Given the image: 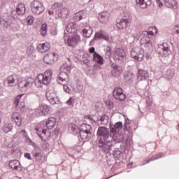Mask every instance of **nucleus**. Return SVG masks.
Returning a JSON list of instances; mask_svg holds the SVG:
<instances>
[{"label":"nucleus","mask_w":179,"mask_h":179,"mask_svg":"<svg viewBox=\"0 0 179 179\" xmlns=\"http://www.w3.org/2000/svg\"><path fill=\"white\" fill-rule=\"evenodd\" d=\"M47 100H48L49 103L54 106L55 104H59V98L53 92L48 91L46 92Z\"/></svg>","instance_id":"13"},{"label":"nucleus","mask_w":179,"mask_h":179,"mask_svg":"<svg viewBox=\"0 0 179 179\" xmlns=\"http://www.w3.org/2000/svg\"><path fill=\"white\" fill-rule=\"evenodd\" d=\"M106 104L107 106H108L109 109H111V108H113L114 107V102L111 101L110 100H107L106 101Z\"/></svg>","instance_id":"56"},{"label":"nucleus","mask_w":179,"mask_h":179,"mask_svg":"<svg viewBox=\"0 0 179 179\" xmlns=\"http://www.w3.org/2000/svg\"><path fill=\"white\" fill-rule=\"evenodd\" d=\"M50 111V108L46 104H42L40 106L38 109L36 114H38L40 117L45 116L48 115V112Z\"/></svg>","instance_id":"20"},{"label":"nucleus","mask_w":179,"mask_h":179,"mask_svg":"<svg viewBox=\"0 0 179 179\" xmlns=\"http://www.w3.org/2000/svg\"><path fill=\"white\" fill-rule=\"evenodd\" d=\"M59 58V55H58V53H48L44 56L43 61L45 64H47L48 65H52V64L56 62Z\"/></svg>","instance_id":"8"},{"label":"nucleus","mask_w":179,"mask_h":179,"mask_svg":"<svg viewBox=\"0 0 179 179\" xmlns=\"http://www.w3.org/2000/svg\"><path fill=\"white\" fill-rule=\"evenodd\" d=\"M54 134H55L56 135H58V134H59V129H58V127H56L54 129Z\"/></svg>","instance_id":"64"},{"label":"nucleus","mask_w":179,"mask_h":179,"mask_svg":"<svg viewBox=\"0 0 179 179\" xmlns=\"http://www.w3.org/2000/svg\"><path fill=\"white\" fill-rule=\"evenodd\" d=\"M113 156L116 159H121V157H122V152L118 150H115L113 151Z\"/></svg>","instance_id":"51"},{"label":"nucleus","mask_w":179,"mask_h":179,"mask_svg":"<svg viewBox=\"0 0 179 179\" xmlns=\"http://www.w3.org/2000/svg\"><path fill=\"white\" fill-rule=\"evenodd\" d=\"M69 13V11L68 10V8H63L61 10L59 13L58 14L59 17H61V19H67L68 15Z\"/></svg>","instance_id":"39"},{"label":"nucleus","mask_w":179,"mask_h":179,"mask_svg":"<svg viewBox=\"0 0 179 179\" xmlns=\"http://www.w3.org/2000/svg\"><path fill=\"white\" fill-rule=\"evenodd\" d=\"M66 31L70 34H75L76 33V24L73 22H70L66 27Z\"/></svg>","instance_id":"32"},{"label":"nucleus","mask_w":179,"mask_h":179,"mask_svg":"<svg viewBox=\"0 0 179 179\" xmlns=\"http://www.w3.org/2000/svg\"><path fill=\"white\" fill-rule=\"evenodd\" d=\"M47 24L45 23L42 24L40 28V33L41 36H47Z\"/></svg>","instance_id":"47"},{"label":"nucleus","mask_w":179,"mask_h":179,"mask_svg":"<svg viewBox=\"0 0 179 179\" xmlns=\"http://www.w3.org/2000/svg\"><path fill=\"white\" fill-rule=\"evenodd\" d=\"M83 34L84 37H87V38H89L93 34V29L92 27L87 25L84 27V29H83Z\"/></svg>","instance_id":"30"},{"label":"nucleus","mask_w":179,"mask_h":179,"mask_svg":"<svg viewBox=\"0 0 179 179\" xmlns=\"http://www.w3.org/2000/svg\"><path fill=\"white\" fill-rule=\"evenodd\" d=\"M69 72L68 71H61L57 76V82L59 85H68L69 83V76L68 75Z\"/></svg>","instance_id":"12"},{"label":"nucleus","mask_w":179,"mask_h":179,"mask_svg":"<svg viewBox=\"0 0 179 179\" xmlns=\"http://www.w3.org/2000/svg\"><path fill=\"white\" fill-rule=\"evenodd\" d=\"M0 24L3 29L10 30V29H12V19H10V17H9L8 14L1 15L0 17Z\"/></svg>","instance_id":"7"},{"label":"nucleus","mask_w":179,"mask_h":179,"mask_svg":"<svg viewBox=\"0 0 179 179\" xmlns=\"http://www.w3.org/2000/svg\"><path fill=\"white\" fill-rule=\"evenodd\" d=\"M108 16V14L107 13V12L106 11L101 12L98 17V19L100 23H106V22H107Z\"/></svg>","instance_id":"38"},{"label":"nucleus","mask_w":179,"mask_h":179,"mask_svg":"<svg viewBox=\"0 0 179 179\" xmlns=\"http://www.w3.org/2000/svg\"><path fill=\"white\" fill-rule=\"evenodd\" d=\"M23 96H24V94H21L20 95H17L15 98L14 105L15 106V107H17L19 106V103L20 102V99H22V97H23Z\"/></svg>","instance_id":"50"},{"label":"nucleus","mask_w":179,"mask_h":179,"mask_svg":"<svg viewBox=\"0 0 179 179\" xmlns=\"http://www.w3.org/2000/svg\"><path fill=\"white\" fill-rule=\"evenodd\" d=\"M124 130L129 132L131 131V123L128 122V121H125L124 124Z\"/></svg>","instance_id":"54"},{"label":"nucleus","mask_w":179,"mask_h":179,"mask_svg":"<svg viewBox=\"0 0 179 179\" xmlns=\"http://www.w3.org/2000/svg\"><path fill=\"white\" fill-rule=\"evenodd\" d=\"M6 83H8L10 87L16 86L17 85V76L15 75L8 76L6 80Z\"/></svg>","instance_id":"25"},{"label":"nucleus","mask_w":179,"mask_h":179,"mask_svg":"<svg viewBox=\"0 0 179 179\" xmlns=\"http://www.w3.org/2000/svg\"><path fill=\"white\" fill-rule=\"evenodd\" d=\"M78 135H80L81 139H83L84 142H89L90 138H92V133H89L88 131H83L80 130Z\"/></svg>","instance_id":"28"},{"label":"nucleus","mask_w":179,"mask_h":179,"mask_svg":"<svg viewBox=\"0 0 179 179\" xmlns=\"http://www.w3.org/2000/svg\"><path fill=\"white\" fill-rule=\"evenodd\" d=\"M63 85V89L66 93H69L70 94L71 93V89H69V87L68 86V84H61Z\"/></svg>","instance_id":"55"},{"label":"nucleus","mask_w":179,"mask_h":179,"mask_svg":"<svg viewBox=\"0 0 179 179\" xmlns=\"http://www.w3.org/2000/svg\"><path fill=\"white\" fill-rule=\"evenodd\" d=\"M79 43H80V36L79 35L69 36L67 40L65 41L66 45L69 47H73V48H75Z\"/></svg>","instance_id":"9"},{"label":"nucleus","mask_w":179,"mask_h":179,"mask_svg":"<svg viewBox=\"0 0 179 179\" xmlns=\"http://www.w3.org/2000/svg\"><path fill=\"white\" fill-rule=\"evenodd\" d=\"M137 6H139L141 9H146L148 6L152 5V1L150 0H136Z\"/></svg>","instance_id":"23"},{"label":"nucleus","mask_w":179,"mask_h":179,"mask_svg":"<svg viewBox=\"0 0 179 179\" xmlns=\"http://www.w3.org/2000/svg\"><path fill=\"white\" fill-rule=\"evenodd\" d=\"M101 67H94V64L93 66V67L90 68L88 70V73L87 75H96L97 71H99V69H101Z\"/></svg>","instance_id":"46"},{"label":"nucleus","mask_w":179,"mask_h":179,"mask_svg":"<svg viewBox=\"0 0 179 179\" xmlns=\"http://www.w3.org/2000/svg\"><path fill=\"white\" fill-rule=\"evenodd\" d=\"M52 13H57V15H59V13L61 12L62 7L61 5H59L58 3H55L52 6Z\"/></svg>","instance_id":"41"},{"label":"nucleus","mask_w":179,"mask_h":179,"mask_svg":"<svg viewBox=\"0 0 179 179\" xmlns=\"http://www.w3.org/2000/svg\"><path fill=\"white\" fill-rule=\"evenodd\" d=\"M35 131H36V134L42 141H44V136H47V130L41 128V127H36Z\"/></svg>","instance_id":"33"},{"label":"nucleus","mask_w":179,"mask_h":179,"mask_svg":"<svg viewBox=\"0 0 179 179\" xmlns=\"http://www.w3.org/2000/svg\"><path fill=\"white\" fill-rule=\"evenodd\" d=\"M34 51H35L34 46H32V45L28 46L27 49V54L28 57H31V55L34 54Z\"/></svg>","instance_id":"48"},{"label":"nucleus","mask_w":179,"mask_h":179,"mask_svg":"<svg viewBox=\"0 0 179 179\" xmlns=\"http://www.w3.org/2000/svg\"><path fill=\"white\" fill-rule=\"evenodd\" d=\"M93 61H94V62H96L94 64V68H101V65H103V64H104V59H103V57L97 52H95L93 55Z\"/></svg>","instance_id":"17"},{"label":"nucleus","mask_w":179,"mask_h":179,"mask_svg":"<svg viewBox=\"0 0 179 179\" xmlns=\"http://www.w3.org/2000/svg\"><path fill=\"white\" fill-rule=\"evenodd\" d=\"M111 55H112L111 48L108 46L105 49V55H104L105 59H110L111 58Z\"/></svg>","instance_id":"45"},{"label":"nucleus","mask_w":179,"mask_h":179,"mask_svg":"<svg viewBox=\"0 0 179 179\" xmlns=\"http://www.w3.org/2000/svg\"><path fill=\"white\" fill-rule=\"evenodd\" d=\"M52 79V71L48 69L45 73L38 74L34 81L33 78L29 77L27 80H23L18 83V87L21 92H26L30 89L35 82L36 87H43V86H48Z\"/></svg>","instance_id":"1"},{"label":"nucleus","mask_w":179,"mask_h":179,"mask_svg":"<svg viewBox=\"0 0 179 179\" xmlns=\"http://www.w3.org/2000/svg\"><path fill=\"white\" fill-rule=\"evenodd\" d=\"M80 131H83L84 132H89L92 134L93 129H92V125L88 124H83L80 127Z\"/></svg>","instance_id":"37"},{"label":"nucleus","mask_w":179,"mask_h":179,"mask_svg":"<svg viewBox=\"0 0 179 179\" xmlns=\"http://www.w3.org/2000/svg\"><path fill=\"white\" fill-rule=\"evenodd\" d=\"M27 23L28 26H31V24L34 23V17H33L32 15H29L27 17Z\"/></svg>","instance_id":"52"},{"label":"nucleus","mask_w":179,"mask_h":179,"mask_svg":"<svg viewBox=\"0 0 179 179\" xmlns=\"http://www.w3.org/2000/svg\"><path fill=\"white\" fill-rule=\"evenodd\" d=\"M8 167L10 170L15 171V173H20L22 171V165L17 160H11L8 163Z\"/></svg>","instance_id":"16"},{"label":"nucleus","mask_w":179,"mask_h":179,"mask_svg":"<svg viewBox=\"0 0 179 179\" xmlns=\"http://www.w3.org/2000/svg\"><path fill=\"white\" fill-rule=\"evenodd\" d=\"M80 129L76 124L73 123H70L69 124V132L73 135H79Z\"/></svg>","instance_id":"26"},{"label":"nucleus","mask_w":179,"mask_h":179,"mask_svg":"<svg viewBox=\"0 0 179 179\" xmlns=\"http://www.w3.org/2000/svg\"><path fill=\"white\" fill-rule=\"evenodd\" d=\"M12 120H14L17 127H22V122L23 120H22V116L18 113H13L11 116Z\"/></svg>","instance_id":"27"},{"label":"nucleus","mask_w":179,"mask_h":179,"mask_svg":"<svg viewBox=\"0 0 179 179\" xmlns=\"http://www.w3.org/2000/svg\"><path fill=\"white\" fill-rule=\"evenodd\" d=\"M131 57L136 61H143L145 58V51L140 48H134L131 51Z\"/></svg>","instance_id":"6"},{"label":"nucleus","mask_w":179,"mask_h":179,"mask_svg":"<svg viewBox=\"0 0 179 179\" xmlns=\"http://www.w3.org/2000/svg\"><path fill=\"white\" fill-rule=\"evenodd\" d=\"M86 120H90L91 121H93L94 122H96V121H94V119H93V116L90 115H87L85 116Z\"/></svg>","instance_id":"59"},{"label":"nucleus","mask_w":179,"mask_h":179,"mask_svg":"<svg viewBox=\"0 0 179 179\" xmlns=\"http://www.w3.org/2000/svg\"><path fill=\"white\" fill-rule=\"evenodd\" d=\"M72 103H73V98L71 97L69 99L66 101V103L69 106H72Z\"/></svg>","instance_id":"60"},{"label":"nucleus","mask_w":179,"mask_h":179,"mask_svg":"<svg viewBox=\"0 0 179 179\" xmlns=\"http://www.w3.org/2000/svg\"><path fill=\"white\" fill-rule=\"evenodd\" d=\"M109 135L115 143H121L124 141V136L118 131H110Z\"/></svg>","instance_id":"19"},{"label":"nucleus","mask_w":179,"mask_h":179,"mask_svg":"<svg viewBox=\"0 0 179 179\" xmlns=\"http://www.w3.org/2000/svg\"><path fill=\"white\" fill-rule=\"evenodd\" d=\"M110 118L107 116V115H103L101 116L100 119H99L96 122L99 126L100 125H107L108 124Z\"/></svg>","instance_id":"34"},{"label":"nucleus","mask_w":179,"mask_h":179,"mask_svg":"<svg viewBox=\"0 0 179 179\" xmlns=\"http://www.w3.org/2000/svg\"><path fill=\"white\" fill-rule=\"evenodd\" d=\"M113 96L114 99L119 100V101H124L127 99V95L124 94L121 87H115L113 92Z\"/></svg>","instance_id":"11"},{"label":"nucleus","mask_w":179,"mask_h":179,"mask_svg":"<svg viewBox=\"0 0 179 179\" xmlns=\"http://www.w3.org/2000/svg\"><path fill=\"white\" fill-rule=\"evenodd\" d=\"M83 62L84 65H86L87 66H90V59H92V57L88 54H85L83 56Z\"/></svg>","instance_id":"42"},{"label":"nucleus","mask_w":179,"mask_h":179,"mask_svg":"<svg viewBox=\"0 0 179 179\" xmlns=\"http://www.w3.org/2000/svg\"><path fill=\"white\" fill-rule=\"evenodd\" d=\"M112 69V76L117 77L121 75V72H122V68L120 66H117V64L113 63L111 64Z\"/></svg>","instance_id":"22"},{"label":"nucleus","mask_w":179,"mask_h":179,"mask_svg":"<svg viewBox=\"0 0 179 179\" xmlns=\"http://www.w3.org/2000/svg\"><path fill=\"white\" fill-rule=\"evenodd\" d=\"M164 3L166 8L177 9V1L176 0H164Z\"/></svg>","instance_id":"36"},{"label":"nucleus","mask_w":179,"mask_h":179,"mask_svg":"<svg viewBox=\"0 0 179 179\" xmlns=\"http://www.w3.org/2000/svg\"><path fill=\"white\" fill-rule=\"evenodd\" d=\"M67 60L69 62V64H66V63L63 65V66H64V68H65V69L67 71V72L69 73V72H71V58H67Z\"/></svg>","instance_id":"53"},{"label":"nucleus","mask_w":179,"mask_h":179,"mask_svg":"<svg viewBox=\"0 0 179 179\" xmlns=\"http://www.w3.org/2000/svg\"><path fill=\"white\" fill-rule=\"evenodd\" d=\"M110 129L105 127H99L97 130L98 136H101L98 141V148L105 152V153H110L113 150V142L108 140L110 137Z\"/></svg>","instance_id":"2"},{"label":"nucleus","mask_w":179,"mask_h":179,"mask_svg":"<svg viewBox=\"0 0 179 179\" xmlns=\"http://www.w3.org/2000/svg\"><path fill=\"white\" fill-rule=\"evenodd\" d=\"M31 10L34 15H41L43 12L45 10V8L38 0H34L30 5Z\"/></svg>","instance_id":"4"},{"label":"nucleus","mask_w":179,"mask_h":179,"mask_svg":"<svg viewBox=\"0 0 179 179\" xmlns=\"http://www.w3.org/2000/svg\"><path fill=\"white\" fill-rule=\"evenodd\" d=\"M135 78V74L132 71H128L127 74L124 75V80L127 82H131V80Z\"/></svg>","instance_id":"43"},{"label":"nucleus","mask_w":179,"mask_h":179,"mask_svg":"<svg viewBox=\"0 0 179 179\" xmlns=\"http://www.w3.org/2000/svg\"><path fill=\"white\" fill-rule=\"evenodd\" d=\"M20 135H22L24 138H27V132H26V130L22 129L20 132Z\"/></svg>","instance_id":"57"},{"label":"nucleus","mask_w":179,"mask_h":179,"mask_svg":"<svg viewBox=\"0 0 179 179\" xmlns=\"http://www.w3.org/2000/svg\"><path fill=\"white\" fill-rule=\"evenodd\" d=\"M16 13H17V15H19L21 16H23V15H24V13H26V7L24 6V3L17 4L16 10L13 11L11 13V16L14 19H16V17H15V16H16Z\"/></svg>","instance_id":"15"},{"label":"nucleus","mask_w":179,"mask_h":179,"mask_svg":"<svg viewBox=\"0 0 179 179\" xmlns=\"http://www.w3.org/2000/svg\"><path fill=\"white\" fill-rule=\"evenodd\" d=\"M24 157L28 159V160H32L31 155L29 152L24 153Z\"/></svg>","instance_id":"58"},{"label":"nucleus","mask_w":179,"mask_h":179,"mask_svg":"<svg viewBox=\"0 0 179 179\" xmlns=\"http://www.w3.org/2000/svg\"><path fill=\"white\" fill-rule=\"evenodd\" d=\"M3 132L5 134H8L9 132H11L12 129H13V125L10 123H6L3 128H2Z\"/></svg>","instance_id":"40"},{"label":"nucleus","mask_w":179,"mask_h":179,"mask_svg":"<svg viewBox=\"0 0 179 179\" xmlns=\"http://www.w3.org/2000/svg\"><path fill=\"white\" fill-rule=\"evenodd\" d=\"M105 40V41H110V36L108 34H106L104 31H99L98 32H96L94 39L92 40L93 41L94 40ZM91 41V43H92Z\"/></svg>","instance_id":"18"},{"label":"nucleus","mask_w":179,"mask_h":179,"mask_svg":"<svg viewBox=\"0 0 179 179\" xmlns=\"http://www.w3.org/2000/svg\"><path fill=\"white\" fill-rule=\"evenodd\" d=\"M126 57L127 54L125 53V50H124V49L120 48L115 49V52H113L114 61H124Z\"/></svg>","instance_id":"10"},{"label":"nucleus","mask_w":179,"mask_h":179,"mask_svg":"<svg viewBox=\"0 0 179 179\" xmlns=\"http://www.w3.org/2000/svg\"><path fill=\"white\" fill-rule=\"evenodd\" d=\"M50 48H51V45L47 42L40 43L36 47V50L38 51V52H41V54H44V52L50 51Z\"/></svg>","instance_id":"21"},{"label":"nucleus","mask_w":179,"mask_h":179,"mask_svg":"<svg viewBox=\"0 0 179 179\" xmlns=\"http://www.w3.org/2000/svg\"><path fill=\"white\" fill-rule=\"evenodd\" d=\"M57 124V119L55 117H49L46 120V127L48 129H52L55 127V124Z\"/></svg>","instance_id":"31"},{"label":"nucleus","mask_w":179,"mask_h":179,"mask_svg":"<svg viewBox=\"0 0 179 179\" xmlns=\"http://www.w3.org/2000/svg\"><path fill=\"white\" fill-rule=\"evenodd\" d=\"M175 73L174 70L173 69H168L164 73V76H166L168 79H173L174 77Z\"/></svg>","instance_id":"44"},{"label":"nucleus","mask_w":179,"mask_h":179,"mask_svg":"<svg viewBox=\"0 0 179 179\" xmlns=\"http://www.w3.org/2000/svg\"><path fill=\"white\" fill-rule=\"evenodd\" d=\"M161 157H164L163 153L157 154L155 157H151L150 159L146 161V163H150V162H153V160H157V159H161Z\"/></svg>","instance_id":"49"},{"label":"nucleus","mask_w":179,"mask_h":179,"mask_svg":"<svg viewBox=\"0 0 179 179\" xmlns=\"http://www.w3.org/2000/svg\"><path fill=\"white\" fill-rule=\"evenodd\" d=\"M148 78H149V74L148 73V71L143 69H138L137 76L138 80H146Z\"/></svg>","instance_id":"24"},{"label":"nucleus","mask_w":179,"mask_h":179,"mask_svg":"<svg viewBox=\"0 0 179 179\" xmlns=\"http://www.w3.org/2000/svg\"><path fill=\"white\" fill-rule=\"evenodd\" d=\"M156 3H157L159 8H162V6H163V3H162L160 0H157Z\"/></svg>","instance_id":"62"},{"label":"nucleus","mask_w":179,"mask_h":179,"mask_svg":"<svg viewBox=\"0 0 179 179\" xmlns=\"http://www.w3.org/2000/svg\"><path fill=\"white\" fill-rule=\"evenodd\" d=\"M41 156V152L36 151V152L34 153V157L35 159H37V157H40Z\"/></svg>","instance_id":"61"},{"label":"nucleus","mask_w":179,"mask_h":179,"mask_svg":"<svg viewBox=\"0 0 179 179\" xmlns=\"http://www.w3.org/2000/svg\"><path fill=\"white\" fill-rule=\"evenodd\" d=\"M157 52L159 57H166L171 55V50L169 47V44L167 43H164L162 45H159L157 48Z\"/></svg>","instance_id":"5"},{"label":"nucleus","mask_w":179,"mask_h":179,"mask_svg":"<svg viewBox=\"0 0 179 179\" xmlns=\"http://www.w3.org/2000/svg\"><path fill=\"white\" fill-rule=\"evenodd\" d=\"M122 129V122H117L115 125L110 124V130L112 132H118L120 129Z\"/></svg>","instance_id":"35"},{"label":"nucleus","mask_w":179,"mask_h":179,"mask_svg":"<svg viewBox=\"0 0 179 179\" xmlns=\"http://www.w3.org/2000/svg\"><path fill=\"white\" fill-rule=\"evenodd\" d=\"M129 26V17H123L120 20H117V27L120 30L127 29Z\"/></svg>","instance_id":"14"},{"label":"nucleus","mask_w":179,"mask_h":179,"mask_svg":"<svg viewBox=\"0 0 179 179\" xmlns=\"http://www.w3.org/2000/svg\"><path fill=\"white\" fill-rule=\"evenodd\" d=\"M155 35L152 31H143L142 32V37L140 40V44L142 47H145L147 50H150L152 47V42L150 38Z\"/></svg>","instance_id":"3"},{"label":"nucleus","mask_w":179,"mask_h":179,"mask_svg":"<svg viewBox=\"0 0 179 179\" xmlns=\"http://www.w3.org/2000/svg\"><path fill=\"white\" fill-rule=\"evenodd\" d=\"M73 19L74 22H80V20L86 19V12L79 11L78 13H76Z\"/></svg>","instance_id":"29"},{"label":"nucleus","mask_w":179,"mask_h":179,"mask_svg":"<svg viewBox=\"0 0 179 179\" xmlns=\"http://www.w3.org/2000/svg\"><path fill=\"white\" fill-rule=\"evenodd\" d=\"M174 31H176V33H178V34H179V25L178 26H176L173 29Z\"/></svg>","instance_id":"63"}]
</instances>
